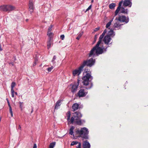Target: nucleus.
<instances>
[{"instance_id": "36", "label": "nucleus", "mask_w": 148, "mask_h": 148, "mask_svg": "<svg viewBox=\"0 0 148 148\" xmlns=\"http://www.w3.org/2000/svg\"><path fill=\"white\" fill-rule=\"evenodd\" d=\"M9 108H10V112H12V108L9 104Z\"/></svg>"}, {"instance_id": "40", "label": "nucleus", "mask_w": 148, "mask_h": 148, "mask_svg": "<svg viewBox=\"0 0 148 148\" xmlns=\"http://www.w3.org/2000/svg\"><path fill=\"white\" fill-rule=\"evenodd\" d=\"M2 50V49L1 48V45H0V51Z\"/></svg>"}, {"instance_id": "37", "label": "nucleus", "mask_w": 148, "mask_h": 148, "mask_svg": "<svg viewBox=\"0 0 148 148\" xmlns=\"http://www.w3.org/2000/svg\"><path fill=\"white\" fill-rule=\"evenodd\" d=\"M99 28H97L95 29L94 31L95 32L99 30Z\"/></svg>"}, {"instance_id": "38", "label": "nucleus", "mask_w": 148, "mask_h": 148, "mask_svg": "<svg viewBox=\"0 0 148 148\" xmlns=\"http://www.w3.org/2000/svg\"><path fill=\"white\" fill-rule=\"evenodd\" d=\"M33 148H37V146L36 144H34Z\"/></svg>"}, {"instance_id": "1", "label": "nucleus", "mask_w": 148, "mask_h": 148, "mask_svg": "<svg viewBox=\"0 0 148 148\" xmlns=\"http://www.w3.org/2000/svg\"><path fill=\"white\" fill-rule=\"evenodd\" d=\"M113 30L110 29L109 28L107 29H105L102 34L100 36L99 38V40L96 46L94 47L92 49L90 53L89 54V57H90L92 56L102 54L103 53V43L101 42V40L105 35V34L107 32V31L108 33L107 34V35H109L110 37H113L114 35Z\"/></svg>"}, {"instance_id": "5", "label": "nucleus", "mask_w": 148, "mask_h": 148, "mask_svg": "<svg viewBox=\"0 0 148 148\" xmlns=\"http://www.w3.org/2000/svg\"><path fill=\"white\" fill-rule=\"evenodd\" d=\"M85 73H86V75L82 78V83L84 85L87 86L89 84L90 82V79H91V76L90 72H88L87 73L86 72L84 73V75H85Z\"/></svg>"}, {"instance_id": "8", "label": "nucleus", "mask_w": 148, "mask_h": 148, "mask_svg": "<svg viewBox=\"0 0 148 148\" xmlns=\"http://www.w3.org/2000/svg\"><path fill=\"white\" fill-rule=\"evenodd\" d=\"M83 66L81 65L78 69L74 70L73 71V76L79 75L81 73V71L84 68Z\"/></svg>"}, {"instance_id": "14", "label": "nucleus", "mask_w": 148, "mask_h": 148, "mask_svg": "<svg viewBox=\"0 0 148 148\" xmlns=\"http://www.w3.org/2000/svg\"><path fill=\"white\" fill-rule=\"evenodd\" d=\"M123 3V1H121L120 2L119 4V6L116 10L115 12H114V16H116L118 13L119 10H120V9L121 8V7Z\"/></svg>"}, {"instance_id": "44", "label": "nucleus", "mask_w": 148, "mask_h": 148, "mask_svg": "<svg viewBox=\"0 0 148 148\" xmlns=\"http://www.w3.org/2000/svg\"><path fill=\"white\" fill-rule=\"evenodd\" d=\"M1 45V44H0V45Z\"/></svg>"}, {"instance_id": "16", "label": "nucleus", "mask_w": 148, "mask_h": 148, "mask_svg": "<svg viewBox=\"0 0 148 148\" xmlns=\"http://www.w3.org/2000/svg\"><path fill=\"white\" fill-rule=\"evenodd\" d=\"M83 146L84 148H90V145L88 142L86 141L84 142Z\"/></svg>"}, {"instance_id": "21", "label": "nucleus", "mask_w": 148, "mask_h": 148, "mask_svg": "<svg viewBox=\"0 0 148 148\" xmlns=\"http://www.w3.org/2000/svg\"><path fill=\"white\" fill-rule=\"evenodd\" d=\"M116 6V4L115 3H112L110 4L109 5V8L110 9H114Z\"/></svg>"}, {"instance_id": "19", "label": "nucleus", "mask_w": 148, "mask_h": 148, "mask_svg": "<svg viewBox=\"0 0 148 148\" xmlns=\"http://www.w3.org/2000/svg\"><path fill=\"white\" fill-rule=\"evenodd\" d=\"M120 11L121 13H127V10L124 8L123 7H121L120 9Z\"/></svg>"}, {"instance_id": "25", "label": "nucleus", "mask_w": 148, "mask_h": 148, "mask_svg": "<svg viewBox=\"0 0 148 148\" xmlns=\"http://www.w3.org/2000/svg\"><path fill=\"white\" fill-rule=\"evenodd\" d=\"M16 85V84L14 82H12L11 85V91H12L13 92L14 90L13 88Z\"/></svg>"}, {"instance_id": "10", "label": "nucleus", "mask_w": 148, "mask_h": 148, "mask_svg": "<svg viewBox=\"0 0 148 148\" xmlns=\"http://www.w3.org/2000/svg\"><path fill=\"white\" fill-rule=\"evenodd\" d=\"M87 93V92L85 91L84 89H80L78 93V96L80 97L85 96Z\"/></svg>"}, {"instance_id": "12", "label": "nucleus", "mask_w": 148, "mask_h": 148, "mask_svg": "<svg viewBox=\"0 0 148 148\" xmlns=\"http://www.w3.org/2000/svg\"><path fill=\"white\" fill-rule=\"evenodd\" d=\"M123 6L126 7L127 6H129L130 7H131L132 3L131 2L130 0H125L123 1Z\"/></svg>"}, {"instance_id": "15", "label": "nucleus", "mask_w": 148, "mask_h": 148, "mask_svg": "<svg viewBox=\"0 0 148 148\" xmlns=\"http://www.w3.org/2000/svg\"><path fill=\"white\" fill-rule=\"evenodd\" d=\"M79 81H78L77 83H75L73 85L72 87L71 91L72 92H75L79 85Z\"/></svg>"}, {"instance_id": "42", "label": "nucleus", "mask_w": 148, "mask_h": 148, "mask_svg": "<svg viewBox=\"0 0 148 148\" xmlns=\"http://www.w3.org/2000/svg\"><path fill=\"white\" fill-rule=\"evenodd\" d=\"M91 2V3H93L94 2V0H92Z\"/></svg>"}, {"instance_id": "22", "label": "nucleus", "mask_w": 148, "mask_h": 148, "mask_svg": "<svg viewBox=\"0 0 148 148\" xmlns=\"http://www.w3.org/2000/svg\"><path fill=\"white\" fill-rule=\"evenodd\" d=\"M113 18H112V20H110L106 24V27L107 29H108L109 28V27L111 25V23L113 21Z\"/></svg>"}, {"instance_id": "28", "label": "nucleus", "mask_w": 148, "mask_h": 148, "mask_svg": "<svg viewBox=\"0 0 148 148\" xmlns=\"http://www.w3.org/2000/svg\"><path fill=\"white\" fill-rule=\"evenodd\" d=\"M53 66H51V67H49L47 68V70H48V72H51L52 70L53 69Z\"/></svg>"}, {"instance_id": "33", "label": "nucleus", "mask_w": 148, "mask_h": 148, "mask_svg": "<svg viewBox=\"0 0 148 148\" xmlns=\"http://www.w3.org/2000/svg\"><path fill=\"white\" fill-rule=\"evenodd\" d=\"M11 93H12V97H14V90H13V92L12 91H11Z\"/></svg>"}, {"instance_id": "4", "label": "nucleus", "mask_w": 148, "mask_h": 148, "mask_svg": "<svg viewBox=\"0 0 148 148\" xmlns=\"http://www.w3.org/2000/svg\"><path fill=\"white\" fill-rule=\"evenodd\" d=\"M76 134L78 137L87 138V135L88 133V129L86 127L81 128L80 130L77 129L75 131Z\"/></svg>"}, {"instance_id": "18", "label": "nucleus", "mask_w": 148, "mask_h": 148, "mask_svg": "<svg viewBox=\"0 0 148 148\" xmlns=\"http://www.w3.org/2000/svg\"><path fill=\"white\" fill-rule=\"evenodd\" d=\"M75 128V127L73 126H72L69 129V134L71 135H73V130Z\"/></svg>"}, {"instance_id": "17", "label": "nucleus", "mask_w": 148, "mask_h": 148, "mask_svg": "<svg viewBox=\"0 0 148 148\" xmlns=\"http://www.w3.org/2000/svg\"><path fill=\"white\" fill-rule=\"evenodd\" d=\"M79 105L77 103L74 104L72 107V108L74 111L77 110L78 108Z\"/></svg>"}, {"instance_id": "43", "label": "nucleus", "mask_w": 148, "mask_h": 148, "mask_svg": "<svg viewBox=\"0 0 148 148\" xmlns=\"http://www.w3.org/2000/svg\"><path fill=\"white\" fill-rule=\"evenodd\" d=\"M14 93H15V94L16 95H17V93L16 92H14Z\"/></svg>"}, {"instance_id": "30", "label": "nucleus", "mask_w": 148, "mask_h": 148, "mask_svg": "<svg viewBox=\"0 0 148 148\" xmlns=\"http://www.w3.org/2000/svg\"><path fill=\"white\" fill-rule=\"evenodd\" d=\"M23 102H19V104H20V107L21 108V109H22V108L23 107Z\"/></svg>"}, {"instance_id": "29", "label": "nucleus", "mask_w": 148, "mask_h": 148, "mask_svg": "<svg viewBox=\"0 0 148 148\" xmlns=\"http://www.w3.org/2000/svg\"><path fill=\"white\" fill-rule=\"evenodd\" d=\"M78 143H78V142L77 141H73L71 143V145L73 146L75 145H77L78 143Z\"/></svg>"}, {"instance_id": "6", "label": "nucleus", "mask_w": 148, "mask_h": 148, "mask_svg": "<svg viewBox=\"0 0 148 148\" xmlns=\"http://www.w3.org/2000/svg\"><path fill=\"white\" fill-rule=\"evenodd\" d=\"M15 9L14 6L10 5H3L0 7V10L5 12H9Z\"/></svg>"}, {"instance_id": "23", "label": "nucleus", "mask_w": 148, "mask_h": 148, "mask_svg": "<svg viewBox=\"0 0 148 148\" xmlns=\"http://www.w3.org/2000/svg\"><path fill=\"white\" fill-rule=\"evenodd\" d=\"M52 44V41H51V39L47 42V47L48 49L50 48L51 45Z\"/></svg>"}, {"instance_id": "34", "label": "nucleus", "mask_w": 148, "mask_h": 148, "mask_svg": "<svg viewBox=\"0 0 148 148\" xmlns=\"http://www.w3.org/2000/svg\"><path fill=\"white\" fill-rule=\"evenodd\" d=\"M64 38V35H62L60 36V38L63 40Z\"/></svg>"}, {"instance_id": "13", "label": "nucleus", "mask_w": 148, "mask_h": 148, "mask_svg": "<svg viewBox=\"0 0 148 148\" xmlns=\"http://www.w3.org/2000/svg\"><path fill=\"white\" fill-rule=\"evenodd\" d=\"M110 37L109 35H106L104 38L103 41L106 44H108L110 42L111 40Z\"/></svg>"}, {"instance_id": "2", "label": "nucleus", "mask_w": 148, "mask_h": 148, "mask_svg": "<svg viewBox=\"0 0 148 148\" xmlns=\"http://www.w3.org/2000/svg\"><path fill=\"white\" fill-rule=\"evenodd\" d=\"M67 119L68 121V124L69 125L72 123L75 124L81 125L83 123V121L80 119L82 116L79 112H76L74 113L73 116L71 117L70 119L71 116L70 112H68L66 114Z\"/></svg>"}, {"instance_id": "32", "label": "nucleus", "mask_w": 148, "mask_h": 148, "mask_svg": "<svg viewBox=\"0 0 148 148\" xmlns=\"http://www.w3.org/2000/svg\"><path fill=\"white\" fill-rule=\"evenodd\" d=\"M81 144L80 143H79L78 144L76 147L77 148H81Z\"/></svg>"}, {"instance_id": "26", "label": "nucleus", "mask_w": 148, "mask_h": 148, "mask_svg": "<svg viewBox=\"0 0 148 148\" xmlns=\"http://www.w3.org/2000/svg\"><path fill=\"white\" fill-rule=\"evenodd\" d=\"M83 32H82L79 33L77 37L76 38V39L78 40H79V39L82 36V35H83Z\"/></svg>"}, {"instance_id": "35", "label": "nucleus", "mask_w": 148, "mask_h": 148, "mask_svg": "<svg viewBox=\"0 0 148 148\" xmlns=\"http://www.w3.org/2000/svg\"><path fill=\"white\" fill-rule=\"evenodd\" d=\"M37 62V60H36L33 64V66H35L36 65Z\"/></svg>"}, {"instance_id": "41", "label": "nucleus", "mask_w": 148, "mask_h": 148, "mask_svg": "<svg viewBox=\"0 0 148 148\" xmlns=\"http://www.w3.org/2000/svg\"><path fill=\"white\" fill-rule=\"evenodd\" d=\"M21 126L20 125H19V127H18V129H21Z\"/></svg>"}, {"instance_id": "31", "label": "nucleus", "mask_w": 148, "mask_h": 148, "mask_svg": "<svg viewBox=\"0 0 148 148\" xmlns=\"http://www.w3.org/2000/svg\"><path fill=\"white\" fill-rule=\"evenodd\" d=\"M91 7H92V5H90L88 7V8L86 10V11H85V12H87V11H88L89 10H90L91 8Z\"/></svg>"}, {"instance_id": "27", "label": "nucleus", "mask_w": 148, "mask_h": 148, "mask_svg": "<svg viewBox=\"0 0 148 148\" xmlns=\"http://www.w3.org/2000/svg\"><path fill=\"white\" fill-rule=\"evenodd\" d=\"M56 59V57L55 56H54L53 57V58L51 60V62L53 63V64H55L56 63V62L55 61V60Z\"/></svg>"}, {"instance_id": "24", "label": "nucleus", "mask_w": 148, "mask_h": 148, "mask_svg": "<svg viewBox=\"0 0 148 148\" xmlns=\"http://www.w3.org/2000/svg\"><path fill=\"white\" fill-rule=\"evenodd\" d=\"M56 145V142H54L50 144L49 148H53Z\"/></svg>"}, {"instance_id": "3", "label": "nucleus", "mask_w": 148, "mask_h": 148, "mask_svg": "<svg viewBox=\"0 0 148 148\" xmlns=\"http://www.w3.org/2000/svg\"><path fill=\"white\" fill-rule=\"evenodd\" d=\"M115 23H114L113 28V30L121 29V26L123 24H120V22H125L127 23L129 21V18L124 16H119V17H116L115 19Z\"/></svg>"}, {"instance_id": "11", "label": "nucleus", "mask_w": 148, "mask_h": 148, "mask_svg": "<svg viewBox=\"0 0 148 148\" xmlns=\"http://www.w3.org/2000/svg\"><path fill=\"white\" fill-rule=\"evenodd\" d=\"M29 10L31 13H32L34 10V6L33 2L32 0H30L29 4Z\"/></svg>"}, {"instance_id": "20", "label": "nucleus", "mask_w": 148, "mask_h": 148, "mask_svg": "<svg viewBox=\"0 0 148 148\" xmlns=\"http://www.w3.org/2000/svg\"><path fill=\"white\" fill-rule=\"evenodd\" d=\"M61 101L60 100H59L57 101L56 103V105L55 106V109H58L59 107L60 106Z\"/></svg>"}, {"instance_id": "39", "label": "nucleus", "mask_w": 148, "mask_h": 148, "mask_svg": "<svg viewBox=\"0 0 148 148\" xmlns=\"http://www.w3.org/2000/svg\"><path fill=\"white\" fill-rule=\"evenodd\" d=\"M10 113L11 116L12 117L13 116V114L12 112H10Z\"/></svg>"}, {"instance_id": "7", "label": "nucleus", "mask_w": 148, "mask_h": 148, "mask_svg": "<svg viewBox=\"0 0 148 148\" xmlns=\"http://www.w3.org/2000/svg\"><path fill=\"white\" fill-rule=\"evenodd\" d=\"M95 62V60H93L92 58H90L87 61H84L82 65L83 66V67L86 65L90 67L94 64Z\"/></svg>"}, {"instance_id": "9", "label": "nucleus", "mask_w": 148, "mask_h": 148, "mask_svg": "<svg viewBox=\"0 0 148 148\" xmlns=\"http://www.w3.org/2000/svg\"><path fill=\"white\" fill-rule=\"evenodd\" d=\"M52 27V25H50L48 29L47 32V35L50 39L52 37L53 35V33L51 32Z\"/></svg>"}]
</instances>
